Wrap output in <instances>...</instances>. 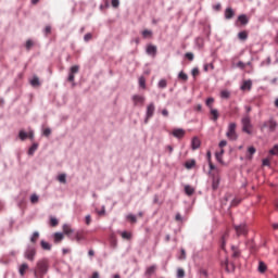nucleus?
<instances>
[{"label":"nucleus","instance_id":"c85d7f7f","mask_svg":"<svg viewBox=\"0 0 278 278\" xmlns=\"http://www.w3.org/2000/svg\"><path fill=\"white\" fill-rule=\"evenodd\" d=\"M225 266H226L227 273H232V270H235L236 268V266H233V264H229L228 261H226Z\"/></svg>","mask_w":278,"mask_h":278},{"label":"nucleus","instance_id":"dca6fc26","mask_svg":"<svg viewBox=\"0 0 278 278\" xmlns=\"http://www.w3.org/2000/svg\"><path fill=\"white\" fill-rule=\"evenodd\" d=\"M233 16H236V12H233V9L227 8V9L225 10V18H226L227 21H229V20L233 18Z\"/></svg>","mask_w":278,"mask_h":278},{"label":"nucleus","instance_id":"3c124183","mask_svg":"<svg viewBox=\"0 0 278 278\" xmlns=\"http://www.w3.org/2000/svg\"><path fill=\"white\" fill-rule=\"evenodd\" d=\"M31 47H34V41H31L30 39H28V40L26 41V49H27V51H29V49H31Z\"/></svg>","mask_w":278,"mask_h":278},{"label":"nucleus","instance_id":"2f4dec72","mask_svg":"<svg viewBox=\"0 0 278 278\" xmlns=\"http://www.w3.org/2000/svg\"><path fill=\"white\" fill-rule=\"evenodd\" d=\"M211 114H212V116H213V121H218V116H219L218 110H216V109H211Z\"/></svg>","mask_w":278,"mask_h":278},{"label":"nucleus","instance_id":"49530a36","mask_svg":"<svg viewBox=\"0 0 278 278\" xmlns=\"http://www.w3.org/2000/svg\"><path fill=\"white\" fill-rule=\"evenodd\" d=\"M112 8H118L121 5V0H111Z\"/></svg>","mask_w":278,"mask_h":278},{"label":"nucleus","instance_id":"423d86ee","mask_svg":"<svg viewBox=\"0 0 278 278\" xmlns=\"http://www.w3.org/2000/svg\"><path fill=\"white\" fill-rule=\"evenodd\" d=\"M24 257L28 260L29 262H34L36 257V248L28 247L27 250L24 253Z\"/></svg>","mask_w":278,"mask_h":278},{"label":"nucleus","instance_id":"79ce46f5","mask_svg":"<svg viewBox=\"0 0 278 278\" xmlns=\"http://www.w3.org/2000/svg\"><path fill=\"white\" fill-rule=\"evenodd\" d=\"M38 201H39L38 194L34 193V194L30 195V202L33 204L38 203Z\"/></svg>","mask_w":278,"mask_h":278},{"label":"nucleus","instance_id":"ddd939ff","mask_svg":"<svg viewBox=\"0 0 278 278\" xmlns=\"http://www.w3.org/2000/svg\"><path fill=\"white\" fill-rule=\"evenodd\" d=\"M201 147V140L199 137H193L191 140V149L192 151H197Z\"/></svg>","mask_w":278,"mask_h":278},{"label":"nucleus","instance_id":"09e8293b","mask_svg":"<svg viewBox=\"0 0 278 278\" xmlns=\"http://www.w3.org/2000/svg\"><path fill=\"white\" fill-rule=\"evenodd\" d=\"M185 58H187V60H189L190 62H192V60H194V54L192 52H187L185 54Z\"/></svg>","mask_w":278,"mask_h":278},{"label":"nucleus","instance_id":"2eb2a0df","mask_svg":"<svg viewBox=\"0 0 278 278\" xmlns=\"http://www.w3.org/2000/svg\"><path fill=\"white\" fill-rule=\"evenodd\" d=\"M27 270H29V265L27 263H23L18 266V273L21 277H25V273H27Z\"/></svg>","mask_w":278,"mask_h":278},{"label":"nucleus","instance_id":"f704fd0d","mask_svg":"<svg viewBox=\"0 0 278 278\" xmlns=\"http://www.w3.org/2000/svg\"><path fill=\"white\" fill-rule=\"evenodd\" d=\"M258 273H266V264L264 262L258 263Z\"/></svg>","mask_w":278,"mask_h":278},{"label":"nucleus","instance_id":"338daca9","mask_svg":"<svg viewBox=\"0 0 278 278\" xmlns=\"http://www.w3.org/2000/svg\"><path fill=\"white\" fill-rule=\"evenodd\" d=\"M28 138L31 139V140H34V130H30V131L28 132Z\"/></svg>","mask_w":278,"mask_h":278},{"label":"nucleus","instance_id":"a19ab883","mask_svg":"<svg viewBox=\"0 0 278 278\" xmlns=\"http://www.w3.org/2000/svg\"><path fill=\"white\" fill-rule=\"evenodd\" d=\"M269 155H278V144H275L271 150H269Z\"/></svg>","mask_w":278,"mask_h":278},{"label":"nucleus","instance_id":"f3484780","mask_svg":"<svg viewBox=\"0 0 278 278\" xmlns=\"http://www.w3.org/2000/svg\"><path fill=\"white\" fill-rule=\"evenodd\" d=\"M253 88V81L251 80H244L241 85V90H251Z\"/></svg>","mask_w":278,"mask_h":278},{"label":"nucleus","instance_id":"5fc2aeb1","mask_svg":"<svg viewBox=\"0 0 278 278\" xmlns=\"http://www.w3.org/2000/svg\"><path fill=\"white\" fill-rule=\"evenodd\" d=\"M194 164H195L194 161L187 162V163H186V168H193Z\"/></svg>","mask_w":278,"mask_h":278},{"label":"nucleus","instance_id":"052dcab7","mask_svg":"<svg viewBox=\"0 0 278 278\" xmlns=\"http://www.w3.org/2000/svg\"><path fill=\"white\" fill-rule=\"evenodd\" d=\"M224 147H227V140H222L219 142V148L223 149Z\"/></svg>","mask_w":278,"mask_h":278},{"label":"nucleus","instance_id":"c03bdc74","mask_svg":"<svg viewBox=\"0 0 278 278\" xmlns=\"http://www.w3.org/2000/svg\"><path fill=\"white\" fill-rule=\"evenodd\" d=\"M166 86H168V83L166 81V79H161L159 81V88H166Z\"/></svg>","mask_w":278,"mask_h":278},{"label":"nucleus","instance_id":"39448f33","mask_svg":"<svg viewBox=\"0 0 278 278\" xmlns=\"http://www.w3.org/2000/svg\"><path fill=\"white\" fill-rule=\"evenodd\" d=\"M154 114H155V103L151 102L147 106L144 123L146 124L149 123V118H153Z\"/></svg>","mask_w":278,"mask_h":278},{"label":"nucleus","instance_id":"bb28decb","mask_svg":"<svg viewBox=\"0 0 278 278\" xmlns=\"http://www.w3.org/2000/svg\"><path fill=\"white\" fill-rule=\"evenodd\" d=\"M30 85L34 86V88H36V86H40V79L38 78V76L33 77V79L30 80Z\"/></svg>","mask_w":278,"mask_h":278},{"label":"nucleus","instance_id":"7c9ffc66","mask_svg":"<svg viewBox=\"0 0 278 278\" xmlns=\"http://www.w3.org/2000/svg\"><path fill=\"white\" fill-rule=\"evenodd\" d=\"M227 238H229V233H225L223 237H222V249L225 250V245L227 244Z\"/></svg>","mask_w":278,"mask_h":278},{"label":"nucleus","instance_id":"9b49d317","mask_svg":"<svg viewBox=\"0 0 278 278\" xmlns=\"http://www.w3.org/2000/svg\"><path fill=\"white\" fill-rule=\"evenodd\" d=\"M144 101L146 99L143 96H138V94L132 96L134 105H144Z\"/></svg>","mask_w":278,"mask_h":278},{"label":"nucleus","instance_id":"0eeeda50","mask_svg":"<svg viewBox=\"0 0 278 278\" xmlns=\"http://www.w3.org/2000/svg\"><path fill=\"white\" fill-rule=\"evenodd\" d=\"M63 233L70 238V240H75V230L71 228V225H63Z\"/></svg>","mask_w":278,"mask_h":278},{"label":"nucleus","instance_id":"8fccbe9b","mask_svg":"<svg viewBox=\"0 0 278 278\" xmlns=\"http://www.w3.org/2000/svg\"><path fill=\"white\" fill-rule=\"evenodd\" d=\"M84 40H85V42H90V40H92V35L90 33H87L84 36Z\"/></svg>","mask_w":278,"mask_h":278},{"label":"nucleus","instance_id":"aec40b11","mask_svg":"<svg viewBox=\"0 0 278 278\" xmlns=\"http://www.w3.org/2000/svg\"><path fill=\"white\" fill-rule=\"evenodd\" d=\"M64 240V233L55 232L54 233V242H62Z\"/></svg>","mask_w":278,"mask_h":278},{"label":"nucleus","instance_id":"412c9836","mask_svg":"<svg viewBox=\"0 0 278 278\" xmlns=\"http://www.w3.org/2000/svg\"><path fill=\"white\" fill-rule=\"evenodd\" d=\"M38 238H40V232L35 231L30 237V242H33V244H36L38 242Z\"/></svg>","mask_w":278,"mask_h":278},{"label":"nucleus","instance_id":"58836bf2","mask_svg":"<svg viewBox=\"0 0 278 278\" xmlns=\"http://www.w3.org/2000/svg\"><path fill=\"white\" fill-rule=\"evenodd\" d=\"M18 136H20V140H27L28 138V134L24 130H21Z\"/></svg>","mask_w":278,"mask_h":278},{"label":"nucleus","instance_id":"69168bd1","mask_svg":"<svg viewBox=\"0 0 278 278\" xmlns=\"http://www.w3.org/2000/svg\"><path fill=\"white\" fill-rule=\"evenodd\" d=\"M237 66L239 67V68H244V62H242V61H239L238 63H237Z\"/></svg>","mask_w":278,"mask_h":278},{"label":"nucleus","instance_id":"13d9d810","mask_svg":"<svg viewBox=\"0 0 278 278\" xmlns=\"http://www.w3.org/2000/svg\"><path fill=\"white\" fill-rule=\"evenodd\" d=\"M263 166H270V160L264 159L263 160Z\"/></svg>","mask_w":278,"mask_h":278},{"label":"nucleus","instance_id":"c756f323","mask_svg":"<svg viewBox=\"0 0 278 278\" xmlns=\"http://www.w3.org/2000/svg\"><path fill=\"white\" fill-rule=\"evenodd\" d=\"M229 97H231V92H229V90H223L220 92V98L222 99H229Z\"/></svg>","mask_w":278,"mask_h":278},{"label":"nucleus","instance_id":"774afa93","mask_svg":"<svg viewBox=\"0 0 278 278\" xmlns=\"http://www.w3.org/2000/svg\"><path fill=\"white\" fill-rule=\"evenodd\" d=\"M91 278H99V271H94Z\"/></svg>","mask_w":278,"mask_h":278},{"label":"nucleus","instance_id":"cd10ccee","mask_svg":"<svg viewBox=\"0 0 278 278\" xmlns=\"http://www.w3.org/2000/svg\"><path fill=\"white\" fill-rule=\"evenodd\" d=\"M139 86L143 90H144V88H147V79L144 78V76L139 77Z\"/></svg>","mask_w":278,"mask_h":278},{"label":"nucleus","instance_id":"c9c22d12","mask_svg":"<svg viewBox=\"0 0 278 278\" xmlns=\"http://www.w3.org/2000/svg\"><path fill=\"white\" fill-rule=\"evenodd\" d=\"M232 257H240V250H238L235 245L231 247Z\"/></svg>","mask_w":278,"mask_h":278},{"label":"nucleus","instance_id":"473e14b6","mask_svg":"<svg viewBox=\"0 0 278 278\" xmlns=\"http://www.w3.org/2000/svg\"><path fill=\"white\" fill-rule=\"evenodd\" d=\"M238 38L239 40H247V38H249V34H247V31H240L238 34Z\"/></svg>","mask_w":278,"mask_h":278},{"label":"nucleus","instance_id":"e2e57ef3","mask_svg":"<svg viewBox=\"0 0 278 278\" xmlns=\"http://www.w3.org/2000/svg\"><path fill=\"white\" fill-rule=\"evenodd\" d=\"M175 220H184V218L181 217V214L177 213L176 216H175Z\"/></svg>","mask_w":278,"mask_h":278},{"label":"nucleus","instance_id":"0e129e2a","mask_svg":"<svg viewBox=\"0 0 278 278\" xmlns=\"http://www.w3.org/2000/svg\"><path fill=\"white\" fill-rule=\"evenodd\" d=\"M213 10L218 12L220 10V3H217V4L213 5Z\"/></svg>","mask_w":278,"mask_h":278},{"label":"nucleus","instance_id":"6ab92c4d","mask_svg":"<svg viewBox=\"0 0 278 278\" xmlns=\"http://www.w3.org/2000/svg\"><path fill=\"white\" fill-rule=\"evenodd\" d=\"M40 244H41V249H43V251H51V243H49L45 240H41Z\"/></svg>","mask_w":278,"mask_h":278},{"label":"nucleus","instance_id":"7ed1b4c3","mask_svg":"<svg viewBox=\"0 0 278 278\" xmlns=\"http://www.w3.org/2000/svg\"><path fill=\"white\" fill-rule=\"evenodd\" d=\"M236 123H230L226 132V137L232 141L238 140V132H236Z\"/></svg>","mask_w":278,"mask_h":278},{"label":"nucleus","instance_id":"9d476101","mask_svg":"<svg viewBox=\"0 0 278 278\" xmlns=\"http://www.w3.org/2000/svg\"><path fill=\"white\" fill-rule=\"evenodd\" d=\"M79 73V67L77 65H74L70 70V74L67 77L68 81H75V74Z\"/></svg>","mask_w":278,"mask_h":278},{"label":"nucleus","instance_id":"37998d69","mask_svg":"<svg viewBox=\"0 0 278 278\" xmlns=\"http://www.w3.org/2000/svg\"><path fill=\"white\" fill-rule=\"evenodd\" d=\"M122 238L124 240H131V235L129 232H127V231H123L122 232Z\"/></svg>","mask_w":278,"mask_h":278},{"label":"nucleus","instance_id":"6e6d98bb","mask_svg":"<svg viewBox=\"0 0 278 278\" xmlns=\"http://www.w3.org/2000/svg\"><path fill=\"white\" fill-rule=\"evenodd\" d=\"M193 77H197V75H199V67H194L191 72Z\"/></svg>","mask_w":278,"mask_h":278},{"label":"nucleus","instance_id":"72a5a7b5","mask_svg":"<svg viewBox=\"0 0 278 278\" xmlns=\"http://www.w3.org/2000/svg\"><path fill=\"white\" fill-rule=\"evenodd\" d=\"M141 34L143 38H151V36H153V31L149 29H144Z\"/></svg>","mask_w":278,"mask_h":278},{"label":"nucleus","instance_id":"f03ea898","mask_svg":"<svg viewBox=\"0 0 278 278\" xmlns=\"http://www.w3.org/2000/svg\"><path fill=\"white\" fill-rule=\"evenodd\" d=\"M268 129L269 134L275 132V130L277 129V121H275L274 118H269L268 121L264 122L261 125V131H264V129Z\"/></svg>","mask_w":278,"mask_h":278},{"label":"nucleus","instance_id":"a18cd8bd","mask_svg":"<svg viewBox=\"0 0 278 278\" xmlns=\"http://www.w3.org/2000/svg\"><path fill=\"white\" fill-rule=\"evenodd\" d=\"M58 224H59L58 218H55V217L50 218L51 227H58Z\"/></svg>","mask_w":278,"mask_h":278},{"label":"nucleus","instance_id":"a211bd4d","mask_svg":"<svg viewBox=\"0 0 278 278\" xmlns=\"http://www.w3.org/2000/svg\"><path fill=\"white\" fill-rule=\"evenodd\" d=\"M185 193L187 194V197H192L194 194V188H192L190 185H186Z\"/></svg>","mask_w":278,"mask_h":278},{"label":"nucleus","instance_id":"680f3d73","mask_svg":"<svg viewBox=\"0 0 278 278\" xmlns=\"http://www.w3.org/2000/svg\"><path fill=\"white\" fill-rule=\"evenodd\" d=\"M45 34L48 35V34H51V26H46L45 28Z\"/></svg>","mask_w":278,"mask_h":278},{"label":"nucleus","instance_id":"5701e85b","mask_svg":"<svg viewBox=\"0 0 278 278\" xmlns=\"http://www.w3.org/2000/svg\"><path fill=\"white\" fill-rule=\"evenodd\" d=\"M238 21L241 23V25H247L249 23V17L242 14V15H239Z\"/></svg>","mask_w":278,"mask_h":278},{"label":"nucleus","instance_id":"6e6552de","mask_svg":"<svg viewBox=\"0 0 278 278\" xmlns=\"http://www.w3.org/2000/svg\"><path fill=\"white\" fill-rule=\"evenodd\" d=\"M235 229L237 231V236H247V231H248L247 224L237 225L235 226Z\"/></svg>","mask_w":278,"mask_h":278},{"label":"nucleus","instance_id":"4d7b16f0","mask_svg":"<svg viewBox=\"0 0 278 278\" xmlns=\"http://www.w3.org/2000/svg\"><path fill=\"white\" fill-rule=\"evenodd\" d=\"M43 136H47V137L51 136V129L50 128H46L43 130Z\"/></svg>","mask_w":278,"mask_h":278},{"label":"nucleus","instance_id":"20e7f679","mask_svg":"<svg viewBox=\"0 0 278 278\" xmlns=\"http://www.w3.org/2000/svg\"><path fill=\"white\" fill-rule=\"evenodd\" d=\"M241 125H242V131H244V134H249V136H251V134H252L251 127H253V126L251 125V117H249V115H245L241 119Z\"/></svg>","mask_w":278,"mask_h":278},{"label":"nucleus","instance_id":"4468645a","mask_svg":"<svg viewBox=\"0 0 278 278\" xmlns=\"http://www.w3.org/2000/svg\"><path fill=\"white\" fill-rule=\"evenodd\" d=\"M218 186H220V176L215 175V176H213L212 189L213 190H218Z\"/></svg>","mask_w":278,"mask_h":278},{"label":"nucleus","instance_id":"de8ad7c7","mask_svg":"<svg viewBox=\"0 0 278 278\" xmlns=\"http://www.w3.org/2000/svg\"><path fill=\"white\" fill-rule=\"evenodd\" d=\"M127 219H128L130 223H137L136 215H134V214L127 215Z\"/></svg>","mask_w":278,"mask_h":278},{"label":"nucleus","instance_id":"f257e3e1","mask_svg":"<svg viewBox=\"0 0 278 278\" xmlns=\"http://www.w3.org/2000/svg\"><path fill=\"white\" fill-rule=\"evenodd\" d=\"M49 273V260L41 258L37 262L36 268L34 270L35 278H45V275Z\"/></svg>","mask_w":278,"mask_h":278},{"label":"nucleus","instance_id":"864d4df0","mask_svg":"<svg viewBox=\"0 0 278 278\" xmlns=\"http://www.w3.org/2000/svg\"><path fill=\"white\" fill-rule=\"evenodd\" d=\"M212 103H214V98H208L206 100V105H207V108H211V110H212Z\"/></svg>","mask_w":278,"mask_h":278},{"label":"nucleus","instance_id":"bf43d9fd","mask_svg":"<svg viewBox=\"0 0 278 278\" xmlns=\"http://www.w3.org/2000/svg\"><path fill=\"white\" fill-rule=\"evenodd\" d=\"M180 253H181V256L179 257V260H186V250L181 249Z\"/></svg>","mask_w":278,"mask_h":278},{"label":"nucleus","instance_id":"603ef678","mask_svg":"<svg viewBox=\"0 0 278 278\" xmlns=\"http://www.w3.org/2000/svg\"><path fill=\"white\" fill-rule=\"evenodd\" d=\"M85 223H86V225H90V223H92V216L86 215L85 216Z\"/></svg>","mask_w":278,"mask_h":278},{"label":"nucleus","instance_id":"4be33fe9","mask_svg":"<svg viewBox=\"0 0 278 278\" xmlns=\"http://www.w3.org/2000/svg\"><path fill=\"white\" fill-rule=\"evenodd\" d=\"M74 240H76V242H79L80 240H85L84 233L81 231H76L74 235Z\"/></svg>","mask_w":278,"mask_h":278},{"label":"nucleus","instance_id":"ea45409f","mask_svg":"<svg viewBox=\"0 0 278 278\" xmlns=\"http://www.w3.org/2000/svg\"><path fill=\"white\" fill-rule=\"evenodd\" d=\"M186 277V271L182 268L177 269V278Z\"/></svg>","mask_w":278,"mask_h":278},{"label":"nucleus","instance_id":"b1692460","mask_svg":"<svg viewBox=\"0 0 278 278\" xmlns=\"http://www.w3.org/2000/svg\"><path fill=\"white\" fill-rule=\"evenodd\" d=\"M38 151V143H33V146L28 149V155H34Z\"/></svg>","mask_w":278,"mask_h":278},{"label":"nucleus","instance_id":"a878e982","mask_svg":"<svg viewBox=\"0 0 278 278\" xmlns=\"http://www.w3.org/2000/svg\"><path fill=\"white\" fill-rule=\"evenodd\" d=\"M155 270H157V266L152 265V266L147 268L146 275H153L155 273Z\"/></svg>","mask_w":278,"mask_h":278},{"label":"nucleus","instance_id":"4c0bfd02","mask_svg":"<svg viewBox=\"0 0 278 278\" xmlns=\"http://www.w3.org/2000/svg\"><path fill=\"white\" fill-rule=\"evenodd\" d=\"M58 181H60V184H66V174L59 175Z\"/></svg>","mask_w":278,"mask_h":278},{"label":"nucleus","instance_id":"f8f14e48","mask_svg":"<svg viewBox=\"0 0 278 278\" xmlns=\"http://www.w3.org/2000/svg\"><path fill=\"white\" fill-rule=\"evenodd\" d=\"M146 52L148 53V55H152V58H155V55H157V47L153 45H149L147 47Z\"/></svg>","mask_w":278,"mask_h":278},{"label":"nucleus","instance_id":"e433bc0d","mask_svg":"<svg viewBox=\"0 0 278 278\" xmlns=\"http://www.w3.org/2000/svg\"><path fill=\"white\" fill-rule=\"evenodd\" d=\"M178 79H181L182 81H188V74L180 72L178 74Z\"/></svg>","mask_w":278,"mask_h":278},{"label":"nucleus","instance_id":"393cba45","mask_svg":"<svg viewBox=\"0 0 278 278\" xmlns=\"http://www.w3.org/2000/svg\"><path fill=\"white\" fill-rule=\"evenodd\" d=\"M256 151H257V150H256L255 147H253V146H251V147L248 148V155H250V156H249L250 160L253 157V155H255Z\"/></svg>","mask_w":278,"mask_h":278},{"label":"nucleus","instance_id":"1a4fd4ad","mask_svg":"<svg viewBox=\"0 0 278 278\" xmlns=\"http://www.w3.org/2000/svg\"><path fill=\"white\" fill-rule=\"evenodd\" d=\"M172 136H174V138H177L178 140H181V138L186 136V130H184V128H175L172 131Z\"/></svg>","mask_w":278,"mask_h":278}]
</instances>
